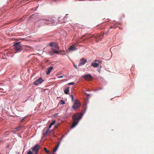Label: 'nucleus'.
Returning a JSON list of instances; mask_svg holds the SVG:
<instances>
[{
	"mask_svg": "<svg viewBox=\"0 0 154 154\" xmlns=\"http://www.w3.org/2000/svg\"><path fill=\"white\" fill-rule=\"evenodd\" d=\"M87 108V107L86 105L84 106L83 107V109L82 110L81 112H77L72 115V118L73 120V122L72 125L71 127V128H74L75 126L77 125L79 121L85 113Z\"/></svg>",
	"mask_w": 154,
	"mask_h": 154,
	"instance_id": "obj_1",
	"label": "nucleus"
},
{
	"mask_svg": "<svg viewBox=\"0 0 154 154\" xmlns=\"http://www.w3.org/2000/svg\"><path fill=\"white\" fill-rule=\"evenodd\" d=\"M13 46L16 52L19 53L23 50V48L26 47V45H21L20 42H15L14 43Z\"/></svg>",
	"mask_w": 154,
	"mask_h": 154,
	"instance_id": "obj_2",
	"label": "nucleus"
},
{
	"mask_svg": "<svg viewBox=\"0 0 154 154\" xmlns=\"http://www.w3.org/2000/svg\"><path fill=\"white\" fill-rule=\"evenodd\" d=\"M81 106V103L77 99L75 100V102L72 106V108L74 109H78Z\"/></svg>",
	"mask_w": 154,
	"mask_h": 154,
	"instance_id": "obj_3",
	"label": "nucleus"
},
{
	"mask_svg": "<svg viewBox=\"0 0 154 154\" xmlns=\"http://www.w3.org/2000/svg\"><path fill=\"white\" fill-rule=\"evenodd\" d=\"M40 148V146L38 144H36L33 146L31 149L33 152H35V154H37Z\"/></svg>",
	"mask_w": 154,
	"mask_h": 154,
	"instance_id": "obj_4",
	"label": "nucleus"
},
{
	"mask_svg": "<svg viewBox=\"0 0 154 154\" xmlns=\"http://www.w3.org/2000/svg\"><path fill=\"white\" fill-rule=\"evenodd\" d=\"M38 22L41 25H44L48 24L46 17L44 19H40Z\"/></svg>",
	"mask_w": 154,
	"mask_h": 154,
	"instance_id": "obj_5",
	"label": "nucleus"
},
{
	"mask_svg": "<svg viewBox=\"0 0 154 154\" xmlns=\"http://www.w3.org/2000/svg\"><path fill=\"white\" fill-rule=\"evenodd\" d=\"M83 77L87 81H90L93 79V77L90 74H86L83 76Z\"/></svg>",
	"mask_w": 154,
	"mask_h": 154,
	"instance_id": "obj_6",
	"label": "nucleus"
},
{
	"mask_svg": "<svg viewBox=\"0 0 154 154\" xmlns=\"http://www.w3.org/2000/svg\"><path fill=\"white\" fill-rule=\"evenodd\" d=\"M46 18L48 24H49L50 23L51 24H53L55 23L56 19L55 17L50 16L46 17Z\"/></svg>",
	"mask_w": 154,
	"mask_h": 154,
	"instance_id": "obj_7",
	"label": "nucleus"
},
{
	"mask_svg": "<svg viewBox=\"0 0 154 154\" xmlns=\"http://www.w3.org/2000/svg\"><path fill=\"white\" fill-rule=\"evenodd\" d=\"M55 42H51L49 44V46L50 47H52V49L54 53H56L57 54H60L59 52L56 49L54 48H53L54 45L55 44Z\"/></svg>",
	"mask_w": 154,
	"mask_h": 154,
	"instance_id": "obj_8",
	"label": "nucleus"
},
{
	"mask_svg": "<svg viewBox=\"0 0 154 154\" xmlns=\"http://www.w3.org/2000/svg\"><path fill=\"white\" fill-rule=\"evenodd\" d=\"M44 81L42 77H40L37 79L33 83L34 85H38L39 84H41Z\"/></svg>",
	"mask_w": 154,
	"mask_h": 154,
	"instance_id": "obj_9",
	"label": "nucleus"
},
{
	"mask_svg": "<svg viewBox=\"0 0 154 154\" xmlns=\"http://www.w3.org/2000/svg\"><path fill=\"white\" fill-rule=\"evenodd\" d=\"M87 62V60L85 58H81L80 61L79 63L78 64L79 66H83Z\"/></svg>",
	"mask_w": 154,
	"mask_h": 154,
	"instance_id": "obj_10",
	"label": "nucleus"
},
{
	"mask_svg": "<svg viewBox=\"0 0 154 154\" xmlns=\"http://www.w3.org/2000/svg\"><path fill=\"white\" fill-rule=\"evenodd\" d=\"M48 132H51V131L50 130V129L49 128H48L46 129V131H45V129L43 130V132L42 134V136L43 137H45L47 135V134Z\"/></svg>",
	"mask_w": 154,
	"mask_h": 154,
	"instance_id": "obj_11",
	"label": "nucleus"
},
{
	"mask_svg": "<svg viewBox=\"0 0 154 154\" xmlns=\"http://www.w3.org/2000/svg\"><path fill=\"white\" fill-rule=\"evenodd\" d=\"M76 48L74 46H71L68 48L69 52H72L76 50Z\"/></svg>",
	"mask_w": 154,
	"mask_h": 154,
	"instance_id": "obj_12",
	"label": "nucleus"
},
{
	"mask_svg": "<svg viewBox=\"0 0 154 154\" xmlns=\"http://www.w3.org/2000/svg\"><path fill=\"white\" fill-rule=\"evenodd\" d=\"M53 69V67L52 66H50L48 68L46 71V74L49 75Z\"/></svg>",
	"mask_w": 154,
	"mask_h": 154,
	"instance_id": "obj_13",
	"label": "nucleus"
},
{
	"mask_svg": "<svg viewBox=\"0 0 154 154\" xmlns=\"http://www.w3.org/2000/svg\"><path fill=\"white\" fill-rule=\"evenodd\" d=\"M69 87L66 88L64 91V93L65 94H68L69 92Z\"/></svg>",
	"mask_w": 154,
	"mask_h": 154,
	"instance_id": "obj_14",
	"label": "nucleus"
},
{
	"mask_svg": "<svg viewBox=\"0 0 154 154\" xmlns=\"http://www.w3.org/2000/svg\"><path fill=\"white\" fill-rule=\"evenodd\" d=\"M91 65L94 68H97L99 66V64L96 62H92L91 63Z\"/></svg>",
	"mask_w": 154,
	"mask_h": 154,
	"instance_id": "obj_15",
	"label": "nucleus"
},
{
	"mask_svg": "<svg viewBox=\"0 0 154 154\" xmlns=\"http://www.w3.org/2000/svg\"><path fill=\"white\" fill-rule=\"evenodd\" d=\"M56 122L55 120H53L51 122V124L49 125L48 128H49V129L51 128L52 126Z\"/></svg>",
	"mask_w": 154,
	"mask_h": 154,
	"instance_id": "obj_16",
	"label": "nucleus"
},
{
	"mask_svg": "<svg viewBox=\"0 0 154 154\" xmlns=\"http://www.w3.org/2000/svg\"><path fill=\"white\" fill-rule=\"evenodd\" d=\"M53 47H54L55 48L57 49V50L59 49V47L58 46L57 43L56 42L55 43V44Z\"/></svg>",
	"mask_w": 154,
	"mask_h": 154,
	"instance_id": "obj_17",
	"label": "nucleus"
},
{
	"mask_svg": "<svg viewBox=\"0 0 154 154\" xmlns=\"http://www.w3.org/2000/svg\"><path fill=\"white\" fill-rule=\"evenodd\" d=\"M22 127L21 126H20L18 127L15 128V129L16 131H19L22 128Z\"/></svg>",
	"mask_w": 154,
	"mask_h": 154,
	"instance_id": "obj_18",
	"label": "nucleus"
},
{
	"mask_svg": "<svg viewBox=\"0 0 154 154\" xmlns=\"http://www.w3.org/2000/svg\"><path fill=\"white\" fill-rule=\"evenodd\" d=\"M44 150L47 153H50V152L48 150L46 149V148L45 147L44 148Z\"/></svg>",
	"mask_w": 154,
	"mask_h": 154,
	"instance_id": "obj_19",
	"label": "nucleus"
},
{
	"mask_svg": "<svg viewBox=\"0 0 154 154\" xmlns=\"http://www.w3.org/2000/svg\"><path fill=\"white\" fill-rule=\"evenodd\" d=\"M94 61V62H98L99 63H102V60H95Z\"/></svg>",
	"mask_w": 154,
	"mask_h": 154,
	"instance_id": "obj_20",
	"label": "nucleus"
},
{
	"mask_svg": "<svg viewBox=\"0 0 154 154\" xmlns=\"http://www.w3.org/2000/svg\"><path fill=\"white\" fill-rule=\"evenodd\" d=\"M75 83L74 82H70L68 83L67 85H74Z\"/></svg>",
	"mask_w": 154,
	"mask_h": 154,
	"instance_id": "obj_21",
	"label": "nucleus"
},
{
	"mask_svg": "<svg viewBox=\"0 0 154 154\" xmlns=\"http://www.w3.org/2000/svg\"><path fill=\"white\" fill-rule=\"evenodd\" d=\"M60 103L61 104H64L65 103L63 100H61L60 101Z\"/></svg>",
	"mask_w": 154,
	"mask_h": 154,
	"instance_id": "obj_22",
	"label": "nucleus"
},
{
	"mask_svg": "<svg viewBox=\"0 0 154 154\" xmlns=\"http://www.w3.org/2000/svg\"><path fill=\"white\" fill-rule=\"evenodd\" d=\"M58 147V146H57L55 148L54 150V152H55L57 151Z\"/></svg>",
	"mask_w": 154,
	"mask_h": 154,
	"instance_id": "obj_23",
	"label": "nucleus"
},
{
	"mask_svg": "<svg viewBox=\"0 0 154 154\" xmlns=\"http://www.w3.org/2000/svg\"><path fill=\"white\" fill-rule=\"evenodd\" d=\"M70 97H71L72 101H73L74 100V98L73 96V95H71Z\"/></svg>",
	"mask_w": 154,
	"mask_h": 154,
	"instance_id": "obj_24",
	"label": "nucleus"
},
{
	"mask_svg": "<svg viewBox=\"0 0 154 154\" xmlns=\"http://www.w3.org/2000/svg\"><path fill=\"white\" fill-rule=\"evenodd\" d=\"M27 154H33L31 151H29L28 152Z\"/></svg>",
	"mask_w": 154,
	"mask_h": 154,
	"instance_id": "obj_25",
	"label": "nucleus"
},
{
	"mask_svg": "<svg viewBox=\"0 0 154 154\" xmlns=\"http://www.w3.org/2000/svg\"><path fill=\"white\" fill-rule=\"evenodd\" d=\"M26 116L23 117L20 120V122H22L26 118Z\"/></svg>",
	"mask_w": 154,
	"mask_h": 154,
	"instance_id": "obj_26",
	"label": "nucleus"
},
{
	"mask_svg": "<svg viewBox=\"0 0 154 154\" xmlns=\"http://www.w3.org/2000/svg\"><path fill=\"white\" fill-rule=\"evenodd\" d=\"M3 91H4V90L2 88L0 89V92H3Z\"/></svg>",
	"mask_w": 154,
	"mask_h": 154,
	"instance_id": "obj_27",
	"label": "nucleus"
},
{
	"mask_svg": "<svg viewBox=\"0 0 154 154\" xmlns=\"http://www.w3.org/2000/svg\"><path fill=\"white\" fill-rule=\"evenodd\" d=\"M59 78H63V76H60L58 77Z\"/></svg>",
	"mask_w": 154,
	"mask_h": 154,
	"instance_id": "obj_28",
	"label": "nucleus"
},
{
	"mask_svg": "<svg viewBox=\"0 0 154 154\" xmlns=\"http://www.w3.org/2000/svg\"><path fill=\"white\" fill-rule=\"evenodd\" d=\"M74 66H75V68L76 69H78V67H77L76 65H74Z\"/></svg>",
	"mask_w": 154,
	"mask_h": 154,
	"instance_id": "obj_29",
	"label": "nucleus"
},
{
	"mask_svg": "<svg viewBox=\"0 0 154 154\" xmlns=\"http://www.w3.org/2000/svg\"><path fill=\"white\" fill-rule=\"evenodd\" d=\"M114 27V26H111V27H110V29H112V28H113Z\"/></svg>",
	"mask_w": 154,
	"mask_h": 154,
	"instance_id": "obj_30",
	"label": "nucleus"
},
{
	"mask_svg": "<svg viewBox=\"0 0 154 154\" xmlns=\"http://www.w3.org/2000/svg\"><path fill=\"white\" fill-rule=\"evenodd\" d=\"M52 53V52L51 51H49L48 52V53Z\"/></svg>",
	"mask_w": 154,
	"mask_h": 154,
	"instance_id": "obj_31",
	"label": "nucleus"
},
{
	"mask_svg": "<svg viewBox=\"0 0 154 154\" xmlns=\"http://www.w3.org/2000/svg\"><path fill=\"white\" fill-rule=\"evenodd\" d=\"M101 89H102V88H100V89H98V90H101Z\"/></svg>",
	"mask_w": 154,
	"mask_h": 154,
	"instance_id": "obj_32",
	"label": "nucleus"
},
{
	"mask_svg": "<svg viewBox=\"0 0 154 154\" xmlns=\"http://www.w3.org/2000/svg\"><path fill=\"white\" fill-rule=\"evenodd\" d=\"M119 29H121V30H122L123 29V28L122 27H119Z\"/></svg>",
	"mask_w": 154,
	"mask_h": 154,
	"instance_id": "obj_33",
	"label": "nucleus"
},
{
	"mask_svg": "<svg viewBox=\"0 0 154 154\" xmlns=\"http://www.w3.org/2000/svg\"><path fill=\"white\" fill-rule=\"evenodd\" d=\"M68 15V14H66V16H65V18L66 17V16H67V15Z\"/></svg>",
	"mask_w": 154,
	"mask_h": 154,
	"instance_id": "obj_34",
	"label": "nucleus"
},
{
	"mask_svg": "<svg viewBox=\"0 0 154 154\" xmlns=\"http://www.w3.org/2000/svg\"><path fill=\"white\" fill-rule=\"evenodd\" d=\"M98 71L99 72V73H100V69H98Z\"/></svg>",
	"mask_w": 154,
	"mask_h": 154,
	"instance_id": "obj_35",
	"label": "nucleus"
},
{
	"mask_svg": "<svg viewBox=\"0 0 154 154\" xmlns=\"http://www.w3.org/2000/svg\"><path fill=\"white\" fill-rule=\"evenodd\" d=\"M64 137V136H63V137H62V138H61V140H62V139Z\"/></svg>",
	"mask_w": 154,
	"mask_h": 154,
	"instance_id": "obj_36",
	"label": "nucleus"
},
{
	"mask_svg": "<svg viewBox=\"0 0 154 154\" xmlns=\"http://www.w3.org/2000/svg\"><path fill=\"white\" fill-rule=\"evenodd\" d=\"M53 54H50V55L51 56V55H53Z\"/></svg>",
	"mask_w": 154,
	"mask_h": 154,
	"instance_id": "obj_37",
	"label": "nucleus"
},
{
	"mask_svg": "<svg viewBox=\"0 0 154 154\" xmlns=\"http://www.w3.org/2000/svg\"><path fill=\"white\" fill-rule=\"evenodd\" d=\"M89 96V94H88L87 95V96Z\"/></svg>",
	"mask_w": 154,
	"mask_h": 154,
	"instance_id": "obj_38",
	"label": "nucleus"
},
{
	"mask_svg": "<svg viewBox=\"0 0 154 154\" xmlns=\"http://www.w3.org/2000/svg\"><path fill=\"white\" fill-rule=\"evenodd\" d=\"M119 24H120V25H121L122 24H121V23H119Z\"/></svg>",
	"mask_w": 154,
	"mask_h": 154,
	"instance_id": "obj_39",
	"label": "nucleus"
},
{
	"mask_svg": "<svg viewBox=\"0 0 154 154\" xmlns=\"http://www.w3.org/2000/svg\"><path fill=\"white\" fill-rule=\"evenodd\" d=\"M116 24H114V26H116Z\"/></svg>",
	"mask_w": 154,
	"mask_h": 154,
	"instance_id": "obj_40",
	"label": "nucleus"
}]
</instances>
